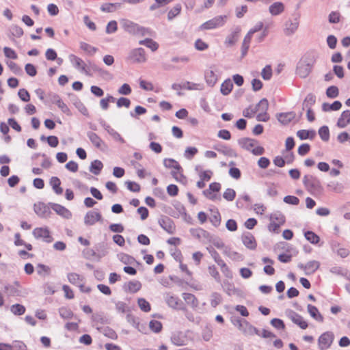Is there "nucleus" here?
Segmentation results:
<instances>
[{"instance_id":"f257e3e1","label":"nucleus","mask_w":350,"mask_h":350,"mask_svg":"<svg viewBox=\"0 0 350 350\" xmlns=\"http://www.w3.org/2000/svg\"><path fill=\"white\" fill-rule=\"evenodd\" d=\"M314 60L312 58L301 59L297 66V74L301 78H306L310 73Z\"/></svg>"},{"instance_id":"f03ea898","label":"nucleus","mask_w":350,"mask_h":350,"mask_svg":"<svg viewBox=\"0 0 350 350\" xmlns=\"http://www.w3.org/2000/svg\"><path fill=\"white\" fill-rule=\"evenodd\" d=\"M226 18V15L217 16L202 24L199 29L200 30H208L221 27L225 24Z\"/></svg>"},{"instance_id":"7ed1b4c3","label":"nucleus","mask_w":350,"mask_h":350,"mask_svg":"<svg viewBox=\"0 0 350 350\" xmlns=\"http://www.w3.org/2000/svg\"><path fill=\"white\" fill-rule=\"evenodd\" d=\"M334 339V334L332 332L323 333L318 339V345L320 350H326L332 345Z\"/></svg>"},{"instance_id":"20e7f679","label":"nucleus","mask_w":350,"mask_h":350,"mask_svg":"<svg viewBox=\"0 0 350 350\" xmlns=\"http://www.w3.org/2000/svg\"><path fill=\"white\" fill-rule=\"evenodd\" d=\"M69 59L77 70L85 75L90 74V68L82 59L71 54L69 55Z\"/></svg>"},{"instance_id":"39448f33","label":"nucleus","mask_w":350,"mask_h":350,"mask_svg":"<svg viewBox=\"0 0 350 350\" xmlns=\"http://www.w3.org/2000/svg\"><path fill=\"white\" fill-rule=\"evenodd\" d=\"M128 58L132 63L135 64H142L146 62L145 51L142 48L131 51Z\"/></svg>"},{"instance_id":"423d86ee","label":"nucleus","mask_w":350,"mask_h":350,"mask_svg":"<svg viewBox=\"0 0 350 350\" xmlns=\"http://www.w3.org/2000/svg\"><path fill=\"white\" fill-rule=\"evenodd\" d=\"M163 299L167 305L173 309H182L180 306L182 304L181 300L176 295L167 292L163 294Z\"/></svg>"},{"instance_id":"0eeeda50","label":"nucleus","mask_w":350,"mask_h":350,"mask_svg":"<svg viewBox=\"0 0 350 350\" xmlns=\"http://www.w3.org/2000/svg\"><path fill=\"white\" fill-rule=\"evenodd\" d=\"M171 341L176 346L186 345L188 342L187 335L184 332H174L172 334Z\"/></svg>"},{"instance_id":"6e6552de","label":"nucleus","mask_w":350,"mask_h":350,"mask_svg":"<svg viewBox=\"0 0 350 350\" xmlns=\"http://www.w3.org/2000/svg\"><path fill=\"white\" fill-rule=\"evenodd\" d=\"M33 234L36 239H42L46 243L53 241V238L47 228H36L33 230Z\"/></svg>"},{"instance_id":"1a4fd4ad","label":"nucleus","mask_w":350,"mask_h":350,"mask_svg":"<svg viewBox=\"0 0 350 350\" xmlns=\"http://www.w3.org/2000/svg\"><path fill=\"white\" fill-rule=\"evenodd\" d=\"M288 318L296 325H297L301 329H306L308 324L304 320V319L298 313L293 310H289L288 312Z\"/></svg>"},{"instance_id":"9d476101","label":"nucleus","mask_w":350,"mask_h":350,"mask_svg":"<svg viewBox=\"0 0 350 350\" xmlns=\"http://www.w3.org/2000/svg\"><path fill=\"white\" fill-rule=\"evenodd\" d=\"M191 234L201 242L206 243L210 239V233L201 228H191Z\"/></svg>"},{"instance_id":"9b49d317","label":"nucleus","mask_w":350,"mask_h":350,"mask_svg":"<svg viewBox=\"0 0 350 350\" xmlns=\"http://www.w3.org/2000/svg\"><path fill=\"white\" fill-rule=\"evenodd\" d=\"M121 27L126 32L136 35L139 29V25L128 19H122L120 21Z\"/></svg>"},{"instance_id":"f8f14e48","label":"nucleus","mask_w":350,"mask_h":350,"mask_svg":"<svg viewBox=\"0 0 350 350\" xmlns=\"http://www.w3.org/2000/svg\"><path fill=\"white\" fill-rule=\"evenodd\" d=\"M101 219L102 215L99 212L90 211L84 217V223L86 226H93Z\"/></svg>"},{"instance_id":"ddd939ff","label":"nucleus","mask_w":350,"mask_h":350,"mask_svg":"<svg viewBox=\"0 0 350 350\" xmlns=\"http://www.w3.org/2000/svg\"><path fill=\"white\" fill-rule=\"evenodd\" d=\"M320 263L317 260H311L308 262L306 265L299 263L298 267L304 271L306 275L314 273L319 267Z\"/></svg>"},{"instance_id":"4468645a","label":"nucleus","mask_w":350,"mask_h":350,"mask_svg":"<svg viewBox=\"0 0 350 350\" xmlns=\"http://www.w3.org/2000/svg\"><path fill=\"white\" fill-rule=\"evenodd\" d=\"M160 226L169 234H173L175 230L174 221L170 217L165 216L159 219Z\"/></svg>"},{"instance_id":"2eb2a0df","label":"nucleus","mask_w":350,"mask_h":350,"mask_svg":"<svg viewBox=\"0 0 350 350\" xmlns=\"http://www.w3.org/2000/svg\"><path fill=\"white\" fill-rule=\"evenodd\" d=\"M299 21L297 18L288 20L284 24V33L286 36H291L297 31L299 27Z\"/></svg>"},{"instance_id":"dca6fc26","label":"nucleus","mask_w":350,"mask_h":350,"mask_svg":"<svg viewBox=\"0 0 350 350\" xmlns=\"http://www.w3.org/2000/svg\"><path fill=\"white\" fill-rule=\"evenodd\" d=\"M258 144V142L257 140L249 137H242L238 140V144L243 149L250 152Z\"/></svg>"},{"instance_id":"f3484780","label":"nucleus","mask_w":350,"mask_h":350,"mask_svg":"<svg viewBox=\"0 0 350 350\" xmlns=\"http://www.w3.org/2000/svg\"><path fill=\"white\" fill-rule=\"evenodd\" d=\"M49 205L55 212L64 218L68 219L71 217V212L64 206L55 203H50Z\"/></svg>"},{"instance_id":"a211bd4d","label":"nucleus","mask_w":350,"mask_h":350,"mask_svg":"<svg viewBox=\"0 0 350 350\" xmlns=\"http://www.w3.org/2000/svg\"><path fill=\"white\" fill-rule=\"evenodd\" d=\"M242 242L246 247L250 250H254L256 247L255 239L254 236L249 232H245L242 235Z\"/></svg>"},{"instance_id":"6ab92c4d","label":"nucleus","mask_w":350,"mask_h":350,"mask_svg":"<svg viewBox=\"0 0 350 350\" xmlns=\"http://www.w3.org/2000/svg\"><path fill=\"white\" fill-rule=\"evenodd\" d=\"M34 211L40 217H47L51 213L50 208L41 202L34 204Z\"/></svg>"},{"instance_id":"aec40b11","label":"nucleus","mask_w":350,"mask_h":350,"mask_svg":"<svg viewBox=\"0 0 350 350\" xmlns=\"http://www.w3.org/2000/svg\"><path fill=\"white\" fill-rule=\"evenodd\" d=\"M285 9L284 5L280 1L273 3L269 7V12L272 16H278L284 12Z\"/></svg>"},{"instance_id":"412c9836","label":"nucleus","mask_w":350,"mask_h":350,"mask_svg":"<svg viewBox=\"0 0 350 350\" xmlns=\"http://www.w3.org/2000/svg\"><path fill=\"white\" fill-rule=\"evenodd\" d=\"M303 183L308 189H316L319 185V181L312 175H305L303 178Z\"/></svg>"},{"instance_id":"4be33fe9","label":"nucleus","mask_w":350,"mask_h":350,"mask_svg":"<svg viewBox=\"0 0 350 350\" xmlns=\"http://www.w3.org/2000/svg\"><path fill=\"white\" fill-rule=\"evenodd\" d=\"M295 117V113L293 111H288L282 112L277 116L278 120L283 124H287Z\"/></svg>"},{"instance_id":"5701e85b","label":"nucleus","mask_w":350,"mask_h":350,"mask_svg":"<svg viewBox=\"0 0 350 350\" xmlns=\"http://www.w3.org/2000/svg\"><path fill=\"white\" fill-rule=\"evenodd\" d=\"M182 295L183 298L188 305H190L193 310H197L199 306V301L194 295L184 293Z\"/></svg>"},{"instance_id":"b1692460","label":"nucleus","mask_w":350,"mask_h":350,"mask_svg":"<svg viewBox=\"0 0 350 350\" xmlns=\"http://www.w3.org/2000/svg\"><path fill=\"white\" fill-rule=\"evenodd\" d=\"M350 123V111H343L337 122V126L343 129Z\"/></svg>"},{"instance_id":"393cba45","label":"nucleus","mask_w":350,"mask_h":350,"mask_svg":"<svg viewBox=\"0 0 350 350\" xmlns=\"http://www.w3.org/2000/svg\"><path fill=\"white\" fill-rule=\"evenodd\" d=\"M142 287V284L140 282L137 280H133L129 282L127 284L124 285V289L126 291H129L131 293H135L140 290Z\"/></svg>"},{"instance_id":"a878e982","label":"nucleus","mask_w":350,"mask_h":350,"mask_svg":"<svg viewBox=\"0 0 350 350\" xmlns=\"http://www.w3.org/2000/svg\"><path fill=\"white\" fill-rule=\"evenodd\" d=\"M4 289L8 297H21L23 295L21 290L18 288L16 286L6 284L4 286Z\"/></svg>"},{"instance_id":"bb28decb","label":"nucleus","mask_w":350,"mask_h":350,"mask_svg":"<svg viewBox=\"0 0 350 350\" xmlns=\"http://www.w3.org/2000/svg\"><path fill=\"white\" fill-rule=\"evenodd\" d=\"M308 312L310 314V317L314 319L319 322H322L323 321V317L319 312L318 308L312 306L311 304H308L307 306Z\"/></svg>"},{"instance_id":"cd10ccee","label":"nucleus","mask_w":350,"mask_h":350,"mask_svg":"<svg viewBox=\"0 0 350 350\" xmlns=\"http://www.w3.org/2000/svg\"><path fill=\"white\" fill-rule=\"evenodd\" d=\"M332 248L341 258H346L349 254V250L345 247H340V244L337 242H332Z\"/></svg>"},{"instance_id":"c85d7f7f","label":"nucleus","mask_w":350,"mask_h":350,"mask_svg":"<svg viewBox=\"0 0 350 350\" xmlns=\"http://www.w3.org/2000/svg\"><path fill=\"white\" fill-rule=\"evenodd\" d=\"M50 185L56 194H62L63 189L60 187L61 181L59 178L55 176L52 177L50 180Z\"/></svg>"},{"instance_id":"c756f323","label":"nucleus","mask_w":350,"mask_h":350,"mask_svg":"<svg viewBox=\"0 0 350 350\" xmlns=\"http://www.w3.org/2000/svg\"><path fill=\"white\" fill-rule=\"evenodd\" d=\"M87 136L94 146L98 148L101 147L103 140L97 134L92 131H89L87 133Z\"/></svg>"},{"instance_id":"7c9ffc66","label":"nucleus","mask_w":350,"mask_h":350,"mask_svg":"<svg viewBox=\"0 0 350 350\" xmlns=\"http://www.w3.org/2000/svg\"><path fill=\"white\" fill-rule=\"evenodd\" d=\"M233 88V83L230 79L225 80L221 85L220 91L223 95H228Z\"/></svg>"},{"instance_id":"2f4dec72","label":"nucleus","mask_w":350,"mask_h":350,"mask_svg":"<svg viewBox=\"0 0 350 350\" xmlns=\"http://www.w3.org/2000/svg\"><path fill=\"white\" fill-rule=\"evenodd\" d=\"M205 79L208 85L213 86L217 81V76L213 70L209 69L205 72Z\"/></svg>"},{"instance_id":"473e14b6","label":"nucleus","mask_w":350,"mask_h":350,"mask_svg":"<svg viewBox=\"0 0 350 350\" xmlns=\"http://www.w3.org/2000/svg\"><path fill=\"white\" fill-rule=\"evenodd\" d=\"M103 167V163L99 160H94L91 162L90 171L94 175H98Z\"/></svg>"},{"instance_id":"72a5a7b5","label":"nucleus","mask_w":350,"mask_h":350,"mask_svg":"<svg viewBox=\"0 0 350 350\" xmlns=\"http://www.w3.org/2000/svg\"><path fill=\"white\" fill-rule=\"evenodd\" d=\"M270 221L282 226L285 223L286 219L284 215L281 212L276 211L270 215Z\"/></svg>"},{"instance_id":"f704fd0d","label":"nucleus","mask_w":350,"mask_h":350,"mask_svg":"<svg viewBox=\"0 0 350 350\" xmlns=\"http://www.w3.org/2000/svg\"><path fill=\"white\" fill-rule=\"evenodd\" d=\"M223 253L233 260H241L242 256L238 252L232 250L229 247H224Z\"/></svg>"},{"instance_id":"c9c22d12","label":"nucleus","mask_w":350,"mask_h":350,"mask_svg":"<svg viewBox=\"0 0 350 350\" xmlns=\"http://www.w3.org/2000/svg\"><path fill=\"white\" fill-rule=\"evenodd\" d=\"M98 329L100 330L105 336L111 340H116L118 338V334L116 332L109 327H105L100 329L98 328Z\"/></svg>"},{"instance_id":"e433bc0d","label":"nucleus","mask_w":350,"mask_h":350,"mask_svg":"<svg viewBox=\"0 0 350 350\" xmlns=\"http://www.w3.org/2000/svg\"><path fill=\"white\" fill-rule=\"evenodd\" d=\"M214 149L226 156L234 155L233 150L231 148L224 144H217L214 146Z\"/></svg>"},{"instance_id":"4c0bfd02","label":"nucleus","mask_w":350,"mask_h":350,"mask_svg":"<svg viewBox=\"0 0 350 350\" xmlns=\"http://www.w3.org/2000/svg\"><path fill=\"white\" fill-rule=\"evenodd\" d=\"M120 3H104L101 5L100 10L105 12H113L121 8Z\"/></svg>"},{"instance_id":"58836bf2","label":"nucleus","mask_w":350,"mask_h":350,"mask_svg":"<svg viewBox=\"0 0 350 350\" xmlns=\"http://www.w3.org/2000/svg\"><path fill=\"white\" fill-rule=\"evenodd\" d=\"M315 135L314 131L299 130L297 132V137L301 140L312 139Z\"/></svg>"},{"instance_id":"ea45409f","label":"nucleus","mask_w":350,"mask_h":350,"mask_svg":"<svg viewBox=\"0 0 350 350\" xmlns=\"http://www.w3.org/2000/svg\"><path fill=\"white\" fill-rule=\"evenodd\" d=\"M304 237L310 243L316 245L319 241V237L312 231L308 230L304 232Z\"/></svg>"},{"instance_id":"a19ab883","label":"nucleus","mask_w":350,"mask_h":350,"mask_svg":"<svg viewBox=\"0 0 350 350\" xmlns=\"http://www.w3.org/2000/svg\"><path fill=\"white\" fill-rule=\"evenodd\" d=\"M25 307L19 304H15L10 306L11 312L16 316L23 315L25 312Z\"/></svg>"},{"instance_id":"79ce46f5","label":"nucleus","mask_w":350,"mask_h":350,"mask_svg":"<svg viewBox=\"0 0 350 350\" xmlns=\"http://www.w3.org/2000/svg\"><path fill=\"white\" fill-rule=\"evenodd\" d=\"M316 100V97L312 94H309L306 96L303 103V109H310L313 106Z\"/></svg>"},{"instance_id":"37998d69","label":"nucleus","mask_w":350,"mask_h":350,"mask_svg":"<svg viewBox=\"0 0 350 350\" xmlns=\"http://www.w3.org/2000/svg\"><path fill=\"white\" fill-rule=\"evenodd\" d=\"M212 215L210 217L209 220L215 227H218L221 224V215L217 209L212 211Z\"/></svg>"},{"instance_id":"c03bdc74","label":"nucleus","mask_w":350,"mask_h":350,"mask_svg":"<svg viewBox=\"0 0 350 350\" xmlns=\"http://www.w3.org/2000/svg\"><path fill=\"white\" fill-rule=\"evenodd\" d=\"M163 165L167 168H173L176 170H181V166L173 159H165L163 160Z\"/></svg>"},{"instance_id":"a18cd8bd","label":"nucleus","mask_w":350,"mask_h":350,"mask_svg":"<svg viewBox=\"0 0 350 350\" xmlns=\"http://www.w3.org/2000/svg\"><path fill=\"white\" fill-rule=\"evenodd\" d=\"M139 43V44L144 45L146 47L150 49L152 51H157L159 47V44L152 39H145L144 40H140Z\"/></svg>"},{"instance_id":"49530a36","label":"nucleus","mask_w":350,"mask_h":350,"mask_svg":"<svg viewBox=\"0 0 350 350\" xmlns=\"http://www.w3.org/2000/svg\"><path fill=\"white\" fill-rule=\"evenodd\" d=\"M319 135L323 142H327L329 139V130L327 126H323L319 129Z\"/></svg>"},{"instance_id":"de8ad7c7","label":"nucleus","mask_w":350,"mask_h":350,"mask_svg":"<svg viewBox=\"0 0 350 350\" xmlns=\"http://www.w3.org/2000/svg\"><path fill=\"white\" fill-rule=\"evenodd\" d=\"M68 281L74 284L79 286L80 285V282L82 281V278L76 273H70L67 275Z\"/></svg>"},{"instance_id":"09e8293b","label":"nucleus","mask_w":350,"mask_h":350,"mask_svg":"<svg viewBox=\"0 0 350 350\" xmlns=\"http://www.w3.org/2000/svg\"><path fill=\"white\" fill-rule=\"evenodd\" d=\"M327 187L332 191L334 192H341L343 189V186L341 183L336 181H330L327 183Z\"/></svg>"},{"instance_id":"8fccbe9b","label":"nucleus","mask_w":350,"mask_h":350,"mask_svg":"<svg viewBox=\"0 0 350 350\" xmlns=\"http://www.w3.org/2000/svg\"><path fill=\"white\" fill-rule=\"evenodd\" d=\"M222 301L221 296L218 293H213L211 295V305L213 308H216L221 304Z\"/></svg>"},{"instance_id":"3c124183","label":"nucleus","mask_w":350,"mask_h":350,"mask_svg":"<svg viewBox=\"0 0 350 350\" xmlns=\"http://www.w3.org/2000/svg\"><path fill=\"white\" fill-rule=\"evenodd\" d=\"M182 7L180 4H176L173 8H172L168 14H167V18L169 21L172 20L174 18H175L176 16H178L180 11H181Z\"/></svg>"},{"instance_id":"603ef678","label":"nucleus","mask_w":350,"mask_h":350,"mask_svg":"<svg viewBox=\"0 0 350 350\" xmlns=\"http://www.w3.org/2000/svg\"><path fill=\"white\" fill-rule=\"evenodd\" d=\"M137 304H138L139 308L143 312H148L150 311V310H151L150 304L145 299L139 298L137 299Z\"/></svg>"},{"instance_id":"864d4df0","label":"nucleus","mask_w":350,"mask_h":350,"mask_svg":"<svg viewBox=\"0 0 350 350\" xmlns=\"http://www.w3.org/2000/svg\"><path fill=\"white\" fill-rule=\"evenodd\" d=\"M207 242H210V243H212L213 245L216 247L217 249H223V250H224V247H226V246H225V244L224 243V242L221 241V239L218 238V237H212V236L210 234V239H208Z\"/></svg>"},{"instance_id":"5fc2aeb1","label":"nucleus","mask_w":350,"mask_h":350,"mask_svg":"<svg viewBox=\"0 0 350 350\" xmlns=\"http://www.w3.org/2000/svg\"><path fill=\"white\" fill-rule=\"evenodd\" d=\"M36 271L38 275L44 276L50 273L51 268L45 265L38 264L36 267Z\"/></svg>"},{"instance_id":"6e6d98bb","label":"nucleus","mask_w":350,"mask_h":350,"mask_svg":"<svg viewBox=\"0 0 350 350\" xmlns=\"http://www.w3.org/2000/svg\"><path fill=\"white\" fill-rule=\"evenodd\" d=\"M59 314L60 317L64 319H71L73 316V312L68 308L62 307L59 309Z\"/></svg>"},{"instance_id":"4d7b16f0","label":"nucleus","mask_w":350,"mask_h":350,"mask_svg":"<svg viewBox=\"0 0 350 350\" xmlns=\"http://www.w3.org/2000/svg\"><path fill=\"white\" fill-rule=\"evenodd\" d=\"M149 327L150 329L155 332L159 333L162 329V324L160 321L156 320H152L149 323Z\"/></svg>"},{"instance_id":"13d9d810","label":"nucleus","mask_w":350,"mask_h":350,"mask_svg":"<svg viewBox=\"0 0 350 350\" xmlns=\"http://www.w3.org/2000/svg\"><path fill=\"white\" fill-rule=\"evenodd\" d=\"M80 48L90 55H93L97 51V48L85 42H81Z\"/></svg>"},{"instance_id":"bf43d9fd","label":"nucleus","mask_w":350,"mask_h":350,"mask_svg":"<svg viewBox=\"0 0 350 350\" xmlns=\"http://www.w3.org/2000/svg\"><path fill=\"white\" fill-rule=\"evenodd\" d=\"M198 149L196 147H187L184 152V157L191 160L198 153Z\"/></svg>"},{"instance_id":"052dcab7","label":"nucleus","mask_w":350,"mask_h":350,"mask_svg":"<svg viewBox=\"0 0 350 350\" xmlns=\"http://www.w3.org/2000/svg\"><path fill=\"white\" fill-rule=\"evenodd\" d=\"M236 197V191L231 188H228L223 193V198L227 201H232Z\"/></svg>"},{"instance_id":"680f3d73","label":"nucleus","mask_w":350,"mask_h":350,"mask_svg":"<svg viewBox=\"0 0 350 350\" xmlns=\"http://www.w3.org/2000/svg\"><path fill=\"white\" fill-rule=\"evenodd\" d=\"M341 15L338 12L332 11L328 16V21L330 23H338L340 21Z\"/></svg>"},{"instance_id":"e2e57ef3","label":"nucleus","mask_w":350,"mask_h":350,"mask_svg":"<svg viewBox=\"0 0 350 350\" xmlns=\"http://www.w3.org/2000/svg\"><path fill=\"white\" fill-rule=\"evenodd\" d=\"M261 76L264 80H269L272 77V68L270 65H267L261 72Z\"/></svg>"},{"instance_id":"0e129e2a","label":"nucleus","mask_w":350,"mask_h":350,"mask_svg":"<svg viewBox=\"0 0 350 350\" xmlns=\"http://www.w3.org/2000/svg\"><path fill=\"white\" fill-rule=\"evenodd\" d=\"M116 105L118 108H129L130 107L131 101L129 98L121 97L118 100L116 99Z\"/></svg>"},{"instance_id":"69168bd1","label":"nucleus","mask_w":350,"mask_h":350,"mask_svg":"<svg viewBox=\"0 0 350 350\" xmlns=\"http://www.w3.org/2000/svg\"><path fill=\"white\" fill-rule=\"evenodd\" d=\"M209 274L218 282L221 281L220 275L215 265H210L208 267Z\"/></svg>"},{"instance_id":"338daca9","label":"nucleus","mask_w":350,"mask_h":350,"mask_svg":"<svg viewBox=\"0 0 350 350\" xmlns=\"http://www.w3.org/2000/svg\"><path fill=\"white\" fill-rule=\"evenodd\" d=\"M270 323L277 329H284L285 328V324L284 321L280 319L274 318L271 319Z\"/></svg>"},{"instance_id":"774afa93","label":"nucleus","mask_w":350,"mask_h":350,"mask_svg":"<svg viewBox=\"0 0 350 350\" xmlns=\"http://www.w3.org/2000/svg\"><path fill=\"white\" fill-rule=\"evenodd\" d=\"M127 189L133 192H139L140 191V186L138 183L128 180L125 182Z\"/></svg>"}]
</instances>
